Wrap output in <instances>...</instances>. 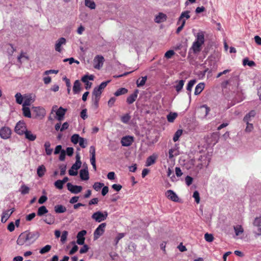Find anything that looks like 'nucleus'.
<instances>
[{
  "instance_id": "obj_28",
  "label": "nucleus",
  "mask_w": 261,
  "mask_h": 261,
  "mask_svg": "<svg viewBox=\"0 0 261 261\" xmlns=\"http://www.w3.org/2000/svg\"><path fill=\"white\" fill-rule=\"evenodd\" d=\"M205 84L204 83H199L195 87L194 94L197 95L199 94L204 89Z\"/></svg>"
},
{
  "instance_id": "obj_46",
  "label": "nucleus",
  "mask_w": 261,
  "mask_h": 261,
  "mask_svg": "<svg viewBox=\"0 0 261 261\" xmlns=\"http://www.w3.org/2000/svg\"><path fill=\"white\" fill-rule=\"evenodd\" d=\"M207 71L208 68H206L203 71H198L197 72L196 74L199 79H203L204 77L205 73Z\"/></svg>"
},
{
  "instance_id": "obj_6",
  "label": "nucleus",
  "mask_w": 261,
  "mask_h": 261,
  "mask_svg": "<svg viewBox=\"0 0 261 261\" xmlns=\"http://www.w3.org/2000/svg\"><path fill=\"white\" fill-rule=\"evenodd\" d=\"M105 59L101 55H97L93 60L94 67L100 69L103 66Z\"/></svg>"
},
{
  "instance_id": "obj_57",
  "label": "nucleus",
  "mask_w": 261,
  "mask_h": 261,
  "mask_svg": "<svg viewBox=\"0 0 261 261\" xmlns=\"http://www.w3.org/2000/svg\"><path fill=\"white\" fill-rule=\"evenodd\" d=\"M125 236V233H119L117 237L115 239V241L116 243V244H117L119 241L120 240H121L122 238H123Z\"/></svg>"
},
{
  "instance_id": "obj_63",
  "label": "nucleus",
  "mask_w": 261,
  "mask_h": 261,
  "mask_svg": "<svg viewBox=\"0 0 261 261\" xmlns=\"http://www.w3.org/2000/svg\"><path fill=\"white\" fill-rule=\"evenodd\" d=\"M62 150L63 149H62V146L61 145H57L55 148L54 154H59V153H61Z\"/></svg>"
},
{
  "instance_id": "obj_44",
  "label": "nucleus",
  "mask_w": 261,
  "mask_h": 261,
  "mask_svg": "<svg viewBox=\"0 0 261 261\" xmlns=\"http://www.w3.org/2000/svg\"><path fill=\"white\" fill-rule=\"evenodd\" d=\"M51 246L49 245H46L40 250L39 253L43 254L49 252L51 249Z\"/></svg>"
},
{
  "instance_id": "obj_49",
  "label": "nucleus",
  "mask_w": 261,
  "mask_h": 261,
  "mask_svg": "<svg viewBox=\"0 0 261 261\" xmlns=\"http://www.w3.org/2000/svg\"><path fill=\"white\" fill-rule=\"evenodd\" d=\"M253 224L254 226H261V217L255 218L253 222Z\"/></svg>"
},
{
  "instance_id": "obj_60",
  "label": "nucleus",
  "mask_w": 261,
  "mask_h": 261,
  "mask_svg": "<svg viewBox=\"0 0 261 261\" xmlns=\"http://www.w3.org/2000/svg\"><path fill=\"white\" fill-rule=\"evenodd\" d=\"M89 249V248L87 245L84 244V246L82 248H81L80 250V253L81 254L86 253L88 251Z\"/></svg>"
},
{
  "instance_id": "obj_5",
  "label": "nucleus",
  "mask_w": 261,
  "mask_h": 261,
  "mask_svg": "<svg viewBox=\"0 0 261 261\" xmlns=\"http://www.w3.org/2000/svg\"><path fill=\"white\" fill-rule=\"evenodd\" d=\"M106 226V223L100 224L94 232V240H97L105 232Z\"/></svg>"
},
{
  "instance_id": "obj_33",
  "label": "nucleus",
  "mask_w": 261,
  "mask_h": 261,
  "mask_svg": "<svg viewBox=\"0 0 261 261\" xmlns=\"http://www.w3.org/2000/svg\"><path fill=\"white\" fill-rule=\"evenodd\" d=\"M176 85L175 86V88L177 92H179L183 88V86L185 84V81L183 80H181L179 81H176Z\"/></svg>"
},
{
  "instance_id": "obj_58",
  "label": "nucleus",
  "mask_w": 261,
  "mask_h": 261,
  "mask_svg": "<svg viewBox=\"0 0 261 261\" xmlns=\"http://www.w3.org/2000/svg\"><path fill=\"white\" fill-rule=\"evenodd\" d=\"M174 54L175 53L173 50H169L165 53V57H166L167 59H170L173 55H174Z\"/></svg>"
},
{
  "instance_id": "obj_10",
  "label": "nucleus",
  "mask_w": 261,
  "mask_h": 261,
  "mask_svg": "<svg viewBox=\"0 0 261 261\" xmlns=\"http://www.w3.org/2000/svg\"><path fill=\"white\" fill-rule=\"evenodd\" d=\"M190 15L189 11L182 12L178 18L177 24H180V23H182V22L184 21V24L185 25L186 20L190 18Z\"/></svg>"
},
{
  "instance_id": "obj_55",
  "label": "nucleus",
  "mask_w": 261,
  "mask_h": 261,
  "mask_svg": "<svg viewBox=\"0 0 261 261\" xmlns=\"http://www.w3.org/2000/svg\"><path fill=\"white\" fill-rule=\"evenodd\" d=\"M17 59H18V61L20 63H21L22 62V61H21L22 59H25V60H28L29 58H28V57L27 56L25 53H21V54L20 55V56L18 57Z\"/></svg>"
},
{
  "instance_id": "obj_19",
  "label": "nucleus",
  "mask_w": 261,
  "mask_h": 261,
  "mask_svg": "<svg viewBox=\"0 0 261 261\" xmlns=\"http://www.w3.org/2000/svg\"><path fill=\"white\" fill-rule=\"evenodd\" d=\"M157 158L158 155L154 153L148 156L146 159L145 166L148 167L154 164L155 163Z\"/></svg>"
},
{
  "instance_id": "obj_2",
  "label": "nucleus",
  "mask_w": 261,
  "mask_h": 261,
  "mask_svg": "<svg viewBox=\"0 0 261 261\" xmlns=\"http://www.w3.org/2000/svg\"><path fill=\"white\" fill-rule=\"evenodd\" d=\"M204 42V33L203 32H199L196 36V40L193 42L191 49L195 54L201 50V47Z\"/></svg>"
},
{
  "instance_id": "obj_39",
  "label": "nucleus",
  "mask_w": 261,
  "mask_h": 261,
  "mask_svg": "<svg viewBox=\"0 0 261 261\" xmlns=\"http://www.w3.org/2000/svg\"><path fill=\"white\" fill-rule=\"evenodd\" d=\"M85 5L91 9L95 8V4L93 0H85Z\"/></svg>"
},
{
  "instance_id": "obj_42",
  "label": "nucleus",
  "mask_w": 261,
  "mask_h": 261,
  "mask_svg": "<svg viewBox=\"0 0 261 261\" xmlns=\"http://www.w3.org/2000/svg\"><path fill=\"white\" fill-rule=\"evenodd\" d=\"M15 97L16 98V102L18 104L20 105L22 103L23 98L20 93H17L15 95Z\"/></svg>"
},
{
  "instance_id": "obj_50",
  "label": "nucleus",
  "mask_w": 261,
  "mask_h": 261,
  "mask_svg": "<svg viewBox=\"0 0 261 261\" xmlns=\"http://www.w3.org/2000/svg\"><path fill=\"white\" fill-rule=\"evenodd\" d=\"M63 80L65 81L66 83V85L67 87V92L68 94L70 93L71 90V84L69 79H67L66 77H64Z\"/></svg>"
},
{
  "instance_id": "obj_56",
  "label": "nucleus",
  "mask_w": 261,
  "mask_h": 261,
  "mask_svg": "<svg viewBox=\"0 0 261 261\" xmlns=\"http://www.w3.org/2000/svg\"><path fill=\"white\" fill-rule=\"evenodd\" d=\"M32 102V99L31 97H28L24 99V101L22 104L23 107H28L30 106L31 105V103Z\"/></svg>"
},
{
  "instance_id": "obj_62",
  "label": "nucleus",
  "mask_w": 261,
  "mask_h": 261,
  "mask_svg": "<svg viewBox=\"0 0 261 261\" xmlns=\"http://www.w3.org/2000/svg\"><path fill=\"white\" fill-rule=\"evenodd\" d=\"M82 163H77L75 162L74 164L72 165L71 166L72 167V169H74L76 171H77L78 169L80 168L81 167Z\"/></svg>"
},
{
  "instance_id": "obj_35",
  "label": "nucleus",
  "mask_w": 261,
  "mask_h": 261,
  "mask_svg": "<svg viewBox=\"0 0 261 261\" xmlns=\"http://www.w3.org/2000/svg\"><path fill=\"white\" fill-rule=\"evenodd\" d=\"M177 117V114L176 113L170 112L167 116V119L168 122H173L176 118Z\"/></svg>"
},
{
  "instance_id": "obj_51",
  "label": "nucleus",
  "mask_w": 261,
  "mask_h": 261,
  "mask_svg": "<svg viewBox=\"0 0 261 261\" xmlns=\"http://www.w3.org/2000/svg\"><path fill=\"white\" fill-rule=\"evenodd\" d=\"M67 61H69V64H72L73 63H75L77 64H80V62L77 60H75L73 58H67L64 59L63 60L64 62H66Z\"/></svg>"
},
{
  "instance_id": "obj_61",
  "label": "nucleus",
  "mask_w": 261,
  "mask_h": 261,
  "mask_svg": "<svg viewBox=\"0 0 261 261\" xmlns=\"http://www.w3.org/2000/svg\"><path fill=\"white\" fill-rule=\"evenodd\" d=\"M20 190H21V194H26L29 193V188L27 186H22L21 187Z\"/></svg>"
},
{
  "instance_id": "obj_27",
  "label": "nucleus",
  "mask_w": 261,
  "mask_h": 261,
  "mask_svg": "<svg viewBox=\"0 0 261 261\" xmlns=\"http://www.w3.org/2000/svg\"><path fill=\"white\" fill-rule=\"evenodd\" d=\"M256 114L255 111L254 110H252L249 112L248 114L246 115V116L244 118V121L245 122H248L251 121L252 118H253Z\"/></svg>"
},
{
  "instance_id": "obj_47",
  "label": "nucleus",
  "mask_w": 261,
  "mask_h": 261,
  "mask_svg": "<svg viewBox=\"0 0 261 261\" xmlns=\"http://www.w3.org/2000/svg\"><path fill=\"white\" fill-rule=\"evenodd\" d=\"M167 176L171 178L172 181H174L176 180V178L174 175L173 171L171 170L170 168H168V169Z\"/></svg>"
},
{
  "instance_id": "obj_17",
  "label": "nucleus",
  "mask_w": 261,
  "mask_h": 261,
  "mask_svg": "<svg viewBox=\"0 0 261 261\" xmlns=\"http://www.w3.org/2000/svg\"><path fill=\"white\" fill-rule=\"evenodd\" d=\"M34 111L35 112L36 116L39 117H44L46 115L45 110L41 107H34Z\"/></svg>"
},
{
  "instance_id": "obj_40",
  "label": "nucleus",
  "mask_w": 261,
  "mask_h": 261,
  "mask_svg": "<svg viewBox=\"0 0 261 261\" xmlns=\"http://www.w3.org/2000/svg\"><path fill=\"white\" fill-rule=\"evenodd\" d=\"M182 134V130L181 129H178L175 133L173 140L174 142H176L179 140V137L181 136Z\"/></svg>"
},
{
  "instance_id": "obj_48",
  "label": "nucleus",
  "mask_w": 261,
  "mask_h": 261,
  "mask_svg": "<svg viewBox=\"0 0 261 261\" xmlns=\"http://www.w3.org/2000/svg\"><path fill=\"white\" fill-rule=\"evenodd\" d=\"M196 82V81L195 80H190L188 83L187 90L190 92Z\"/></svg>"
},
{
  "instance_id": "obj_31",
  "label": "nucleus",
  "mask_w": 261,
  "mask_h": 261,
  "mask_svg": "<svg viewBox=\"0 0 261 261\" xmlns=\"http://www.w3.org/2000/svg\"><path fill=\"white\" fill-rule=\"evenodd\" d=\"M48 213V210L45 206H41L39 207L37 211V215L38 216H42Z\"/></svg>"
},
{
  "instance_id": "obj_12",
  "label": "nucleus",
  "mask_w": 261,
  "mask_h": 261,
  "mask_svg": "<svg viewBox=\"0 0 261 261\" xmlns=\"http://www.w3.org/2000/svg\"><path fill=\"white\" fill-rule=\"evenodd\" d=\"M87 231L85 230H82L78 232L76 238V243L79 245H84L85 243V238L84 236L86 234Z\"/></svg>"
},
{
  "instance_id": "obj_41",
  "label": "nucleus",
  "mask_w": 261,
  "mask_h": 261,
  "mask_svg": "<svg viewBox=\"0 0 261 261\" xmlns=\"http://www.w3.org/2000/svg\"><path fill=\"white\" fill-rule=\"evenodd\" d=\"M131 118V117L129 114H126L121 117V121L127 124L128 123L129 121L130 120Z\"/></svg>"
},
{
  "instance_id": "obj_7",
  "label": "nucleus",
  "mask_w": 261,
  "mask_h": 261,
  "mask_svg": "<svg viewBox=\"0 0 261 261\" xmlns=\"http://www.w3.org/2000/svg\"><path fill=\"white\" fill-rule=\"evenodd\" d=\"M11 130L8 127L4 126L0 129V137L3 139H7L11 137Z\"/></svg>"
},
{
  "instance_id": "obj_53",
  "label": "nucleus",
  "mask_w": 261,
  "mask_h": 261,
  "mask_svg": "<svg viewBox=\"0 0 261 261\" xmlns=\"http://www.w3.org/2000/svg\"><path fill=\"white\" fill-rule=\"evenodd\" d=\"M68 236V232L67 231H64L62 235L61 236V241L62 243H64L67 240Z\"/></svg>"
},
{
  "instance_id": "obj_3",
  "label": "nucleus",
  "mask_w": 261,
  "mask_h": 261,
  "mask_svg": "<svg viewBox=\"0 0 261 261\" xmlns=\"http://www.w3.org/2000/svg\"><path fill=\"white\" fill-rule=\"evenodd\" d=\"M110 81L102 82L100 85L94 88L92 96L100 98L102 90L106 87Z\"/></svg>"
},
{
  "instance_id": "obj_21",
  "label": "nucleus",
  "mask_w": 261,
  "mask_h": 261,
  "mask_svg": "<svg viewBox=\"0 0 261 261\" xmlns=\"http://www.w3.org/2000/svg\"><path fill=\"white\" fill-rule=\"evenodd\" d=\"M167 15L163 13H159V14L156 16L154 21L156 23H161L167 20Z\"/></svg>"
},
{
  "instance_id": "obj_34",
  "label": "nucleus",
  "mask_w": 261,
  "mask_h": 261,
  "mask_svg": "<svg viewBox=\"0 0 261 261\" xmlns=\"http://www.w3.org/2000/svg\"><path fill=\"white\" fill-rule=\"evenodd\" d=\"M233 229L234 230L236 236H239L240 234L243 233L244 232V229L241 225H237L234 226Z\"/></svg>"
},
{
  "instance_id": "obj_11",
  "label": "nucleus",
  "mask_w": 261,
  "mask_h": 261,
  "mask_svg": "<svg viewBox=\"0 0 261 261\" xmlns=\"http://www.w3.org/2000/svg\"><path fill=\"white\" fill-rule=\"evenodd\" d=\"M134 142V137L130 136L123 137L121 140V144L123 146H129Z\"/></svg>"
},
{
  "instance_id": "obj_1",
  "label": "nucleus",
  "mask_w": 261,
  "mask_h": 261,
  "mask_svg": "<svg viewBox=\"0 0 261 261\" xmlns=\"http://www.w3.org/2000/svg\"><path fill=\"white\" fill-rule=\"evenodd\" d=\"M39 236V233L38 231L26 230L19 234L16 243L19 246H29L35 242Z\"/></svg>"
},
{
  "instance_id": "obj_30",
  "label": "nucleus",
  "mask_w": 261,
  "mask_h": 261,
  "mask_svg": "<svg viewBox=\"0 0 261 261\" xmlns=\"http://www.w3.org/2000/svg\"><path fill=\"white\" fill-rule=\"evenodd\" d=\"M46 172V168L44 165L39 166L37 170V173L40 177H42Z\"/></svg>"
},
{
  "instance_id": "obj_59",
  "label": "nucleus",
  "mask_w": 261,
  "mask_h": 261,
  "mask_svg": "<svg viewBox=\"0 0 261 261\" xmlns=\"http://www.w3.org/2000/svg\"><path fill=\"white\" fill-rule=\"evenodd\" d=\"M63 184L61 180H58L55 182V186L59 189H61L63 188Z\"/></svg>"
},
{
  "instance_id": "obj_64",
  "label": "nucleus",
  "mask_w": 261,
  "mask_h": 261,
  "mask_svg": "<svg viewBox=\"0 0 261 261\" xmlns=\"http://www.w3.org/2000/svg\"><path fill=\"white\" fill-rule=\"evenodd\" d=\"M185 181L188 186H190L192 183L193 178L190 176H187L185 178Z\"/></svg>"
},
{
  "instance_id": "obj_15",
  "label": "nucleus",
  "mask_w": 261,
  "mask_h": 261,
  "mask_svg": "<svg viewBox=\"0 0 261 261\" xmlns=\"http://www.w3.org/2000/svg\"><path fill=\"white\" fill-rule=\"evenodd\" d=\"M94 80V76L93 75H85L82 78V81L86 84V89L90 88L92 85V83L89 82L88 80L93 81Z\"/></svg>"
},
{
  "instance_id": "obj_38",
  "label": "nucleus",
  "mask_w": 261,
  "mask_h": 261,
  "mask_svg": "<svg viewBox=\"0 0 261 261\" xmlns=\"http://www.w3.org/2000/svg\"><path fill=\"white\" fill-rule=\"evenodd\" d=\"M244 66L248 65L250 67H252L255 65V63L253 61H249L247 58L244 59L243 61Z\"/></svg>"
},
{
  "instance_id": "obj_25",
  "label": "nucleus",
  "mask_w": 261,
  "mask_h": 261,
  "mask_svg": "<svg viewBox=\"0 0 261 261\" xmlns=\"http://www.w3.org/2000/svg\"><path fill=\"white\" fill-rule=\"evenodd\" d=\"M54 211L57 214H61L65 213L67 211V208L63 205L57 204L55 206Z\"/></svg>"
},
{
  "instance_id": "obj_24",
  "label": "nucleus",
  "mask_w": 261,
  "mask_h": 261,
  "mask_svg": "<svg viewBox=\"0 0 261 261\" xmlns=\"http://www.w3.org/2000/svg\"><path fill=\"white\" fill-rule=\"evenodd\" d=\"M25 139L30 141H34L36 139V135L32 133L31 130H27V131L24 133Z\"/></svg>"
},
{
  "instance_id": "obj_9",
  "label": "nucleus",
  "mask_w": 261,
  "mask_h": 261,
  "mask_svg": "<svg viewBox=\"0 0 261 261\" xmlns=\"http://www.w3.org/2000/svg\"><path fill=\"white\" fill-rule=\"evenodd\" d=\"M90 153L91 155L90 157V163L93 167L94 171L96 170V161H95V149L93 146H91L90 147Z\"/></svg>"
},
{
  "instance_id": "obj_32",
  "label": "nucleus",
  "mask_w": 261,
  "mask_h": 261,
  "mask_svg": "<svg viewBox=\"0 0 261 261\" xmlns=\"http://www.w3.org/2000/svg\"><path fill=\"white\" fill-rule=\"evenodd\" d=\"M147 76L142 77L141 79L139 78L137 80L136 84L138 87H141L145 84L147 81Z\"/></svg>"
},
{
  "instance_id": "obj_23",
  "label": "nucleus",
  "mask_w": 261,
  "mask_h": 261,
  "mask_svg": "<svg viewBox=\"0 0 261 261\" xmlns=\"http://www.w3.org/2000/svg\"><path fill=\"white\" fill-rule=\"evenodd\" d=\"M43 221L48 224L51 225L55 223V218L54 215L51 214H47L45 218L43 219Z\"/></svg>"
},
{
  "instance_id": "obj_20",
  "label": "nucleus",
  "mask_w": 261,
  "mask_h": 261,
  "mask_svg": "<svg viewBox=\"0 0 261 261\" xmlns=\"http://www.w3.org/2000/svg\"><path fill=\"white\" fill-rule=\"evenodd\" d=\"M14 211V208H13L12 210H9L3 212L1 218L2 222H6Z\"/></svg>"
},
{
  "instance_id": "obj_29",
  "label": "nucleus",
  "mask_w": 261,
  "mask_h": 261,
  "mask_svg": "<svg viewBox=\"0 0 261 261\" xmlns=\"http://www.w3.org/2000/svg\"><path fill=\"white\" fill-rule=\"evenodd\" d=\"M46 154L47 155H50L53 152V149L50 148V143L49 141H46L44 144Z\"/></svg>"
},
{
  "instance_id": "obj_18",
  "label": "nucleus",
  "mask_w": 261,
  "mask_h": 261,
  "mask_svg": "<svg viewBox=\"0 0 261 261\" xmlns=\"http://www.w3.org/2000/svg\"><path fill=\"white\" fill-rule=\"evenodd\" d=\"M67 110L60 107L56 112L57 119L58 121H62L64 117Z\"/></svg>"
},
{
  "instance_id": "obj_16",
  "label": "nucleus",
  "mask_w": 261,
  "mask_h": 261,
  "mask_svg": "<svg viewBox=\"0 0 261 261\" xmlns=\"http://www.w3.org/2000/svg\"><path fill=\"white\" fill-rule=\"evenodd\" d=\"M80 176L82 180H87L89 178L88 167L86 165L85 168L81 169L80 171Z\"/></svg>"
},
{
  "instance_id": "obj_26",
  "label": "nucleus",
  "mask_w": 261,
  "mask_h": 261,
  "mask_svg": "<svg viewBox=\"0 0 261 261\" xmlns=\"http://www.w3.org/2000/svg\"><path fill=\"white\" fill-rule=\"evenodd\" d=\"M81 84L79 80H76L73 85V92L74 94L79 93L81 90Z\"/></svg>"
},
{
  "instance_id": "obj_52",
  "label": "nucleus",
  "mask_w": 261,
  "mask_h": 261,
  "mask_svg": "<svg viewBox=\"0 0 261 261\" xmlns=\"http://www.w3.org/2000/svg\"><path fill=\"white\" fill-rule=\"evenodd\" d=\"M204 239L208 242H211L214 240V237L212 234L206 233L204 234Z\"/></svg>"
},
{
  "instance_id": "obj_37",
  "label": "nucleus",
  "mask_w": 261,
  "mask_h": 261,
  "mask_svg": "<svg viewBox=\"0 0 261 261\" xmlns=\"http://www.w3.org/2000/svg\"><path fill=\"white\" fill-rule=\"evenodd\" d=\"M22 111H23V114L25 117H28V118L31 117V111H30V110L29 107H23Z\"/></svg>"
},
{
  "instance_id": "obj_8",
  "label": "nucleus",
  "mask_w": 261,
  "mask_h": 261,
  "mask_svg": "<svg viewBox=\"0 0 261 261\" xmlns=\"http://www.w3.org/2000/svg\"><path fill=\"white\" fill-rule=\"evenodd\" d=\"M107 216V212H105V214H103L100 212H97L92 215V218L93 219H95L97 222H100L101 221L106 220Z\"/></svg>"
},
{
  "instance_id": "obj_43",
  "label": "nucleus",
  "mask_w": 261,
  "mask_h": 261,
  "mask_svg": "<svg viewBox=\"0 0 261 261\" xmlns=\"http://www.w3.org/2000/svg\"><path fill=\"white\" fill-rule=\"evenodd\" d=\"M81 137L78 134H74L71 137V141L74 144H76L79 143Z\"/></svg>"
},
{
  "instance_id": "obj_36",
  "label": "nucleus",
  "mask_w": 261,
  "mask_h": 261,
  "mask_svg": "<svg viewBox=\"0 0 261 261\" xmlns=\"http://www.w3.org/2000/svg\"><path fill=\"white\" fill-rule=\"evenodd\" d=\"M127 92V89L125 88H121L118 89L114 93L116 96H118L124 94Z\"/></svg>"
},
{
  "instance_id": "obj_14",
  "label": "nucleus",
  "mask_w": 261,
  "mask_h": 261,
  "mask_svg": "<svg viewBox=\"0 0 261 261\" xmlns=\"http://www.w3.org/2000/svg\"><path fill=\"white\" fill-rule=\"evenodd\" d=\"M66 43V40L65 38L63 37H61L59 38L55 44V50L59 53H61L62 51L61 46L63 45H65Z\"/></svg>"
},
{
  "instance_id": "obj_13",
  "label": "nucleus",
  "mask_w": 261,
  "mask_h": 261,
  "mask_svg": "<svg viewBox=\"0 0 261 261\" xmlns=\"http://www.w3.org/2000/svg\"><path fill=\"white\" fill-rule=\"evenodd\" d=\"M67 186L68 190L73 194H77L82 190V187L81 186L73 185L69 182L67 184Z\"/></svg>"
},
{
  "instance_id": "obj_22",
  "label": "nucleus",
  "mask_w": 261,
  "mask_h": 261,
  "mask_svg": "<svg viewBox=\"0 0 261 261\" xmlns=\"http://www.w3.org/2000/svg\"><path fill=\"white\" fill-rule=\"evenodd\" d=\"M139 91L138 90H136L134 93L130 95L126 99V102L128 104H132L137 99L138 96Z\"/></svg>"
},
{
  "instance_id": "obj_45",
  "label": "nucleus",
  "mask_w": 261,
  "mask_h": 261,
  "mask_svg": "<svg viewBox=\"0 0 261 261\" xmlns=\"http://www.w3.org/2000/svg\"><path fill=\"white\" fill-rule=\"evenodd\" d=\"M104 186V184L101 182H96L94 184L93 186V189L96 191H99Z\"/></svg>"
},
{
  "instance_id": "obj_4",
  "label": "nucleus",
  "mask_w": 261,
  "mask_h": 261,
  "mask_svg": "<svg viewBox=\"0 0 261 261\" xmlns=\"http://www.w3.org/2000/svg\"><path fill=\"white\" fill-rule=\"evenodd\" d=\"M27 130L26 124L23 121H18L16 123L14 129L15 133L20 136L23 135L24 133H25Z\"/></svg>"
},
{
  "instance_id": "obj_54",
  "label": "nucleus",
  "mask_w": 261,
  "mask_h": 261,
  "mask_svg": "<svg viewBox=\"0 0 261 261\" xmlns=\"http://www.w3.org/2000/svg\"><path fill=\"white\" fill-rule=\"evenodd\" d=\"M79 145L80 146L83 148H84L86 147V145H87V141L86 139H85L84 138H81L79 142Z\"/></svg>"
}]
</instances>
